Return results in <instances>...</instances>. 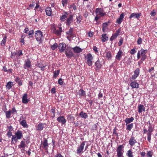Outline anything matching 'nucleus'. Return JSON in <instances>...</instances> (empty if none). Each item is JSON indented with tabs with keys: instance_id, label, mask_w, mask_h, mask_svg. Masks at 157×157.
<instances>
[{
	"instance_id": "f257e3e1",
	"label": "nucleus",
	"mask_w": 157,
	"mask_h": 157,
	"mask_svg": "<svg viewBox=\"0 0 157 157\" xmlns=\"http://www.w3.org/2000/svg\"><path fill=\"white\" fill-rule=\"evenodd\" d=\"M23 137V133L21 131L17 130L15 133V135L12 136L11 143L14 144L17 142L18 140H20Z\"/></svg>"
},
{
	"instance_id": "f03ea898",
	"label": "nucleus",
	"mask_w": 157,
	"mask_h": 157,
	"mask_svg": "<svg viewBox=\"0 0 157 157\" xmlns=\"http://www.w3.org/2000/svg\"><path fill=\"white\" fill-rule=\"evenodd\" d=\"M147 50L141 49L140 51H138L137 54V58L139 59L141 57V60H144L147 57L146 54L147 53Z\"/></svg>"
},
{
	"instance_id": "7ed1b4c3",
	"label": "nucleus",
	"mask_w": 157,
	"mask_h": 157,
	"mask_svg": "<svg viewBox=\"0 0 157 157\" xmlns=\"http://www.w3.org/2000/svg\"><path fill=\"white\" fill-rule=\"evenodd\" d=\"M35 37L36 41L39 44L42 42L44 39L43 33L40 30H37L35 31Z\"/></svg>"
},
{
	"instance_id": "20e7f679",
	"label": "nucleus",
	"mask_w": 157,
	"mask_h": 157,
	"mask_svg": "<svg viewBox=\"0 0 157 157\" xmlns=\"http://www.w3.org/2000/svg\"><path fill=\"white\" fill-rule=\"evenodd\" d=\"M86 63L89 66H91L93 64V57L91 53H88L85 56Z\"/></svg>"
},
{
	"instance_id": "39448f33",
	"label": "nucleus",
	"mask_w": 157,
	"mask_h": 157,
	"mask_svg": "<svg viewBox=\"0 0 157 157\" xmlns=\"http://www.w3.org/2000/svg\"><path fill=\"white\" fill-rule=\"evenodd\" d=\"M124 146L122 145H120L116 149L117 157H124L123 154L124 152Z\"/></svg>"
},
{
	"instance_id": "423d86ee",
	"label": "nucleus",
	"mask_w": 157,
	"mask_h": 157,
	"mask_svg": "<svg viewBox=\"0 0 157 157\" xmlns=\"http://www.w3.org/2000/svg\"><path fill=\"white\" fill-rule=\"evenodd\" d=\"M95 13L96 15H97L99 17H101L105 16L106 14V13L104 10L101 8H97L95 10Z\"/></svg>"
},
{
	"instance_id": "0eeeda50",
	"label": "nucleus",
	"mask_w": 157,
	"mask_h": 157,
	"mask_svg": "<svg viewBox=\"0 0 157 157\" xmlns=\"http://www.w3.org/2000/svg\"><path fill=\"white\" fill-rule=\"evenodd\" d=\"M72 48L70 47H67L65 50V54L66 56L69 58H71L74 56V53L71 50Z\"/></svg>"
},
{
	"instance_id": "6e6552de",
	"label": "nucleus",
	"mask_w": 157,
	"mask_h": 157,
	"mask_svg": "<svg viewBox=\"0 0 157 157\" xmlns=\"http://www.w3.org/2000/svg\"><path fill=\"white\" fill-rule=\"evenodd\" d=\"M85 143V141H83L78 147L76 151L77 154H81L82 153Z\"/></svg>"
},
{
	"instance_id": "1a4fd4ad",
	"label": "nucleus",
	"mask_w": 157,
	"mask_h": 157,
	"mask_svg": "<svg viewBox=\"0 0 157 157\" xmlns=\"http://www.w3.org/2000/svg\"><path fill=\"white\" fill-rule=\"evenodd\" d=\"M67 48L66 44L64 43H60L59 44L58 48L60 52H63L64 51H65Z\"/></svg>"
},
{
	"instance_id": "9d476101",
	"label": "nucleus",
	"mask_w": 157,
	"mask_h": 157,
	"mask_svg": "<svg viewBox=\"0 0 157 157\" xmlns=\"http://www.w3.org/2000/svg\"><path fill=\"white\" fill-rule=\"evenodd\" d=\"M48 146V140L46 139H44L43 141L41 143V147L45 150H47Z\"/></svg>"
},
{
	"instance_id": "9b49d317",
	"label": "nucleus",
	"mask_w": 157,
	"mask_h": 157,
	"mask_svg": "<svg viewBox=\"0 0 157 157\" xmlns=\"http://www.w3.org/2000/svg\"><path fill=\"white\" fill-rule=\"evenodd\" d=\"M29 100V99L28 98V94L26 93L24 94L22 97V103L25 104H26Z\"/></svg>"
},
{
	"instance_id": "f8f14e48",
	"label": "nucleus",
	"mask_w": 157,
	"mask_h": 157,
	"mask_svg": "<svg viewBox=\"0 0 157 157\" xmlns=\"http://www.w3.org/2000/svg\"><path fill=\"white\" fill-rule=\"evenodd\" d=\"M141 15L142 14L141 13H133L131 14L129 18L130 19H131L132 18L134 17L135 18L139 19Z\"/></svg>"
},
{
	"instance_id": "ddd939ff",
	"label": "nucleus",
	"mask_w": 157,
	"mask_h": 157,
	"mask_svg": "<svg viewBox=\"0 0 157 157\" xmlns=\"http://www.w3.org/2000/svg\"><path fill=\"white\" fill-rule=\"evenodd\" d=\"M137 143V141L133 136H131L129 140V144L131 147H132Z\"/></svg>"
},
{
	"instance_id": "4468645a",
	"label": "nucleus",
	"mask_w": 157,
	"mask_h": 157,
	"mask_svg": "<svg viewBox=\"0 0 157 157\" xmlns=\"http://www.w3.org/2000/svg\"><path fill=\"white\" fill-rule=\"evenodd\" d=\"M31 66V62L29 59H28L25 61L24 65V69H26L27 68H29Z\"/></svg>"
},
{
	"instance_id": "2eb2a0df",
	"label": "nucleus",
	"mask_w": 157,
	"mask_h": 157,
	"mask_svg": "<svg viewBox=\"0 0 157 157\" xmlns=\"http://www.w3.org/2000/svg\"><path fill=\"white\" fill-rule=\"evenodd\" d=\"M57 121L62 124H65L66 121L63 116H60L57 118Z\"/></svg>"
},
{
	"instance_id": "dca6fc26",
	"label": "nucleus",
	"mask_w": 157,
	"mask_h": 157,
	"mask_svg": "<svg viewBox=\"0 0 157 157\" xmlns=\"http://www.w3.org/2000/svg\"><path fill=\"white\" fill-rule=\"evenodd\" d=\"M123 55V53L121 49H120L116 56V59L119 61L121 60V58Z\"/></svg>"
},
{
	"instance_id": "f3484780",
	"label": "nucleus",
	"mask_w": 157,
	"mask_h": 157,
	"mask_svg": "<svg viewBox=\"0 0 157 157\" xmlns=\"http://www.w3.org/2000/svg\"><path fill=\"white\" fill-rule=\"evenodd\" d=\"M140 74V70L139 68L136 69L134 72V74L132 76V79L135 80L139 76Z\"/></svg>"
},
{
	"instance_id": "a211bd4d",
	"label": "nucleus",
	"mask_w": 157,
	"mask_h": 157,
	"mask_svg": "<svg viewBox=\"0 0 157 157\" xmlns=\"http://www.w3.org/2000/svg\"><path fill=\"white\" fill-rule=\"evenodd\" d=\"M124 14L123 13H122L120 15L119 18H118L116 21V23L118 24H120L121 23L124 17Z\"/></svg>"
},
{
	"instance_id": "6ab92c4d",
	"label": "nucleus",
	"mask_w": 157,
	"mask_h": 157,
	"mask_svg": "<svg viewBox=\"0 0 157 157\" xmlns=\"http://www.w3.org/2000/svg\"><path fill=\"white\" fill-rule=\"evenodd\" d=\"M73 52L75 53H79L82 52V49L80 48L79 47L76 46L75 47L72 48Z\"/></svg>"
},
{
	"instance_id": "aec40b11",
	"label": "nucleus",
	"mask_w": 157,
	"mask_h": 157,
	"mask_svg": "<svg viewBox=\"0 0 157 157\" xmlns=\"http://www.w3.org/2000/svg\"><path fill=\"white\" fill-rule=\"evenodd\" d=\"M46 126V124H45L40 123L38 124L37 129L38 131H41Z\"/></svg>"
},
{
	"instance_id": "412c9836",
	"label": "nucleus",
	"mask_w": 157,
	"mask_h": 157,
	"mask_svg": "<svg viewBox=\"0 0 157 157\" xmlns=\"http://www.w3.org/2000/svg\"><path fill=\"white\" fill-rule=\"evenodd\" d=\"M105 55L104 56L108 60L111 59L112 56L111 52L110 51L106 52H105Z\"/></svg>"
},
{
	"instance_id": "4be33fe9",
	"label": "nucleus",
	"mask_w": 157,
	"mask_h": 157,
	"mask_svg": "<svg viewBox=\"0 0 157 157\" xmlns=\"http://www.w3.org/2000/svg\"><path fill=\"white\" fill-rule=\"evenodd\" d=\"M69 14L66 12H64L63 13H62V16L60 17V20L61 21H63L67 17Z\"/></svg>"
},
{
	"instance_id": "5701e85b",
	"label": "nucleus",
	"mask_w": 157,
	"mask_h": 157,
	"mask_svg": "<svg viewBox=\"0 0 157 157\" xmlns=\"http://www.w3.org/2000/svg\"><path fill=\"white\" fill-rule=\"evenodd\" d=\"M130 86L132 88H139V84L136 81H132L130 83Z\"/></svg>"
},
{
	"instance_id": "b1692460",
	"label": "nucleus",
	"mask_w": 157,
	"mask_h": 157,
	"mask_svg": "<svg viewBox=\"0 0 157 157\" xmlns=\"http://www.w3.org/2000/svg\"><path fill=\"white\" fill-rule=\"evenodd\" d=\"M77 94L80 97H85L86 96L85 91L82 89H80L77 93Z\"/></svg>"
},
{
	"instance_id": "393cba45",
	"label": "nucleus",
	"mask_w": 157,
	"mask_h": 157,
	"mask_svg": "<svg viewBox=\"0 0 157 157\" xmlns=\"http://www.w3.org/2000/svg\"><path fill=\"white\" fill-rule=\"evenodd\" d=\"M62 31V29L61 27L59 28V29L58 30H56L55 28L53 29V31L54 33L55 34H57L58 35H59L61 34V32Z\"/></svg>"
},
{
	"instance_id": "a878e982",
	"label": "nucleus",
	"mask_w": 157,
	"mask_h": 157,
	"mask_svg": "<svg viewBox=\"0 0 157 157\" xmlns=\"http://www.w3.org/2000/svg\"><path fill=\"white\" fill-rule=\"evenodd\" d=\"M95 66L96 68V70H99L101 68V64L99 60H98L95 63Z\"/></svg>"
},
{
	"instance_id": "bb28decb",
	"label": "nucleus",
	"mask_w": 157,
	"mask_h": 157,
	"mask_svg": "<svg viewBox=\"0 0 157 157\" xmlns=\"http://www.w3.org/2000/svg\"><path fill=\"white\" fill-rule=\"evenodd\" d=\"M46 15L48 16H50L52 13V10L51 7H48L45 9Z\"/></svg>"
},
{
	"instance_id": "cd10ccee",
	"label": "nucleus",
	"mask_w": 157,
	"mask_h": 157,
	"mask_svg": "<svg viewBox=\"0 0 157 157\" xmlns=\"http://www.w3.org/2000/svg\"><path fill=\"white\" fill-rule=\"evenodd\" d=\"M73 16L72 15L69 16L67 20V24L69 25L73 21Z\"/></svg>"
},
{
	"instance_id": "c85d7f7f",
	"label": "nucleus",
	"mask_w": 157,
	"mask_h": 157,
	"mask_svg": "<svg viewBox=\"0 0 157 157\" xmlns=\"http://www.w3.org/2000/svg\"><path fill=\"white\" fill-rule=\"evenodd\" d=\"M138 112L139 113H141L142 111H144L145 110V107H144L143 105H139L138 106Z\"/></svg>"
},
{
	"instance_id": "c756f323",
	"label": "nucleus",
	"mask_w": 157,
	"mask_h": 157,
	"mask_svg": "<svg viewBox=\"0 0 157 157\" xmlns=\"http://www.w3.org/2000/svg\"><path fill=\"white\" fill-rule=\"evenodd\" d=\"M126 155L128 157H134L132 150L130 149L126 153Z\"/></svg>"
},
{
	"instance_id": "7c9ffc66",
	"label": "nucleus",
	"mask_w": 157,
	"mask_h": 157,
	"mask_svg": "<svg viewBox=\"0 0 157 157\" xmlns=\"http://www.w3.org/2000/svg\"><path fill=\"white\" fill-rule=\"evenodd\" d=\"M108 38L106 34H103L101 36V41L102 42H105L108 40Z\"/></svg>"
},
{
	"instance_id": "2f4dec72",
	"label": "nucleus",
	"mask_w": 157,
	"mask_h": 157,
	"mask_svg": "<svg viewBox=\"0 0 157 157\" xmlns=\"http://www.w3.org/2000/svg\"><path fill=\"white\" fill-rule=\"evenodd\" d=\"M80 117L82 118L86 119L88 117L87 114L86 113L81 111L79 114Z\"/></svg>"
},
{
	"instance_id": "473e14b6",
	"label": "nucleus",
	"mask_w": 157,
	"mask_h": 157,
	"mask_svg": "<svg viewBox=\"0 0 157 157\" xmlns=\"http://www.w3.org/2000/svg\"><path fill=\"white\" fill-rule=\"evenodd\" d=\"M20 124L24 128H28V125L27 124L25 120H23L20 121Z\"/></svg>"
},
{
	"instance_id": "72a5a7b5",
	"label": "nucleus",
	"mask_w": 157,
	"mask_h": 157,
	"mask_svg": "<svg viewBox=\"0 0 157 157\" xmlns=\"http://www.w3.org/2000/svg\"><path fill=\"white\" fill-rule=\"evenodd\" d=\"M134 120V118L133 117H131L130 118H126L124 121L127 125L128 124H129L132 122Z\"/></svg>"
},
{
	"instance_id": "f704fd0d",
	"label": "nucleus",
	"mask_w": 157,
	"mask_h": 157,
	"mask_svg": "<svg viewBox=\"0 0 157 157\" xmlns=\"http://www.w3.org/2000/svg\"><path fill=\"white\" fill-rule=\"evenodd\" d=\"M119 32H117L114 34L112 35L110 39V41H112L115 39L116 38L118 35Z\"/></svg>"
},
{
	"instance_id": "c9c22d12",
	"label": "nucleus",
	"mask_w": 157,
	"mask_h": 157,
	"mask_svg": "<svg viewBox=\"0 0 157 157\" xmlns=\"http://www.w3.org/2000/svg\"><path fill=\"white\" fill-rule=\"evenodd\" d=\"M108 24L106 23H103L102 24V30L103 32H105L108 29Z\"/></svg>"
},
{
	"instance_id": "e433bc0d",
	"label": "nucleus",
	"mask_w": 157,
	"mask_h": 157,
	"mask_svg": "<svg viewBox=\"0 0 157 157\" xmlns=\"http://www.w3.org/2000/svg\"><path fill=\"white\" fill-rule=\"evenodd\" d=\"M13 82H9L7 83L6 85V87L7 89L10 90L11 88H12L13 86Z\"/></svg>"
},
{
	"instance_id": "4c0bfd02",
	"label": "nucleus",
	"mask_w": 157,
	"mask_h": 157,
	"mask_svg": "<svg viewBox=\"0 0 157 157\" xmlns=\"http://www.w3.org/2000/svg\"><path fill=\"white\" fill-rule=\"evenodd\" d=\"M55 109H52L51 110V116L52 118H53L55 117Z\"/></svg>"
},
{
	"instance_id": "58836bf2",
	"label": "nucleus",
	"mask_w": 157,
	"mask_h": 157,
	"mask_svg": "<svg viewBox=\"0 0 157 157\" xmlns=\"http://www.w3.org/2000/svg\"><path fill=\"white\" fill-rule=\"evenodd\" d=\"M152 132H148L147 134V139L148 141L150 143L151 140V136L152 135Z\"/></svg>"
},
{
	"instance_id": "ea45409f",
	"label": "nucleus",
	"mask_w": 157,
	"mask_h": 157,
	"mask_svg": "<svg viewBox=\"0 0 157 157\" xmlns=\"http://www.w3.org/2000/svg\"><path fill=\"white\" fill-rule=\"evenodd\" d=\"M149 126L148 129V132H152L153 130V128L152 127L150 121L149 123Z\"/></svg>"
},
{
	"instance_id": "a19ab883",
	"label": "nucleus",
	"mask_w": 157,
	"mask_h": 157,
	"mask_svg": "<svg viewBox=\"0 0 157 157\" xmlns=\"http://www.w3.org/2000/svg\"><path fill=\"white\" fill-rule=\"evenodd\" d=\"M25 142L24 141H21L20 143V145L19 146L20 148H25Z\"/></svg>"
},
{
	"instance_id": "79ce46f5",
	"label": "nucleus",
	"mask_w": 157,
	"mask_h": 157,
	"mask_svg": "<svg viewBox=\"0 0 157 157\" xmlns=\"http://www.w3.org/2000/svg\"><path fill=\"white\" fill-rule=\"evenodd\" d=\"M11 111H6V117L7 118H9L11 115Z\"/></svg>"
},
{
	"instance_id": "37998d69",
	"label": "nucleus",
	"mask_w": 157,
	"mask_h": 157,
	"mask_svg": "<svg viewBox=\"0 0 157 157\" xmlns=\"http://www.w3.org/2000/svg\"><path fill=\"white\" fill-rule=\"evenodd\" d=\"M60 70H58L56 71H55L54 72V75L53 76V77L56 78L59 75V74L60 72Z\"/></svg>"
},
{
	"instance_id": "c03bdc74",
	"label": "nucleus",
	"mask_w": 157,
	"mask_h": 157,
	"mask_svg": "<svg viewBox=\"0 0 157 157\" xmlns=\"http://www.w3.org/2000/svg\"><path fill=\"white\" fill-rule=\"evenodd\" d=\"M6 38L7 37L6 36H5L1 42V45L4 46L5 45L6 42Z\"/></svg>"
},
{
	"instance_id": "a18cd8bd",
	"label": "nucleus",
	"mask_w": 157,
	"mask_h": 157,
	"mask_svg": "<svg viewBox=\"0 0 157 157\" xmlns=\"http://www.w3.org/2000/svg\"><path fill=\"white\" fill-rule=\"evenodd\" d=\"M34 34V31L33 30H30L29 32L28 35L29 36V38L32 37Z\"/></svg>"
},
{
	"instance_id": "49530a36",
	"label": "nucleus",
	"mask_w": 157,
	"mask_h": 157,
	"mask_svg": "<svg viewBox=\"0 0 157 157\" xmlns=\"http://www.w3.org/2000/svg\"><path fill=\"white\" fill-rule=\"evenodd\" d=\"M133 126V123H131L130 124L127 125L126 129L129 131L130 130Z\"/></svg>"
},
{
	"instance_id": "de8ad7c7",
	"label": "nucleus",
	"mask_w": 157,
	"mask_h": 157,
	"mask_svg": "<svg viewBox=\"0 0 157 157\" xmlns=\"http://www.w3.org/2000/svg\"><path fill=\"white\" fill-rule=\"evenodd\" d=\"M136 52V48H134L132 49L130 52V53L132 55H134Z\"/></svg>"
},
{
	"instance_id": "09e8293b",
	"label": "nucleus",
	"mask_w": 157,
	"mask_h": 157,
	"mask_svg": "<svg viewBox=\"0 0 157 157\" xmlns=\"http://www.w3.org/2000/svg\"><path fill=\"white\" fill-rule=\"evenodd\" d=\"M58 46L57 44L55 43L53 45L51 46V48L52 50H54L57 48Z\"/></svg>"
},
{
	"instance_id": "8fccbe9b",
	"label": "nucleus",
	"mask_w": 157,
	"mask_h": 157,
	"mask_svg": "<svg viewBox=\"0 0 157 157\" xmlns=\"http://www.w3.org/2000/svg\"><path fill=\"white\" fill-rule=\"evenodd\" d=\"M67 33L70 36L73 35V30L72 29H70L67 32Z\"/></svg>"
},
{
	"instance_id": "3c124183",
	"label": "nucleus",
	"mask_w": 157,
	"mask_h": 157,
	"mask_svg": "<svg viewBox=\"0 0 157 157\" xmlns=\"http://www.w3.org/2000/svg\"><path fill=\"white\" fill-rule=\"evenodd\" d=\"M69 8L71 9H72L74 10H75L76 9V7L75 4L70 5L69 6Z\"/></svg>"
},
{
	"instance_id": "603ef678",
	"label": "nucleus",
	"mask_w": 157,
	"mask_h": 157,
	"mask_svg": "<svg viewBox=\"0 0 157 157\" xmlns=\"http://www.w3.org/2000/svg\"><path fill=\"white\" fill-rule=\"evenodd\" d=\"M16 53V56H20L22 55V51L21 50H19V51H17Z\"/></svg>"
},
{
	"instance_id": "864d4df0",
	"label": "nucleus",
	"mask_w": 157,
	"mask_h": 157,
	"mask_svg": "<svg viewBox=\"0 0 157 157\" xmlns=\"http://www.w3.org/2000/svg\"><path fill=\"white\" fill-rule=\"evenodd\" d=\"M68 0H62V3L63 7H65L67 6Z\"/></svg>"
},
{
	"instance_id": "5fc2aeb1",
	"label": "nucleus",
	"mask_w": 157,
	"mask_h": 157,
	"mask_svg": "<svg viewBox=\"0 0 157 157\" xmlns=\"http://www.w3.org/2000/svg\"><path fill=\"white\" fill-rule=\"evenodd\" d=\"M153 155V152L151 151H147V156L148 157H152Z\"/></svg>"
},
{
	"instance_id": "6e6d98bb",
	"label": "nucleus",
	"mask_w": 157,
	"mask_h": 157,
	"mask_svg": "<svg viewBox=\"0 0 157 157\" xmlns=\"http://www.w3.org/2000/svg\"><path fill=\"white\" fill-rule=\"evenodd\" d=\"M142 39L141 38L139 37L137 41V43L138 44H140L142 43Z\"/></svg>"
},
{
	"instance_id": "4d7b16f0",
	"label": "nucleus",
	"mask_w": 157,
	"mask_h": 157,
	"mask_svg": "<svg viewBox=\"0 0 157 157\" xmlns=\"http://www.w3.org/2000/svg\"><path fill=\"white\" fill-rule=\"evenodd\" d=\"M93 50L94 51L95 53H97L98 52V48L96 46H95L93 47Z\"/></svg>"
},
{
	"instance_id": "13d9d810",
	"label": "nucleus",
	"mask_w": 157,
	"mask_h": 157,
	"mask_svg": "<svg viewBox=\"0 0 157 157\" xmlns=\"http://www.w3.org/2000/svg\"><path fill=\"white\" fill-rule=\"evenodd\" d=\"M16 56V52H12L11 55L10 57L12 58H13L15 57V56Z\"/></svg>"
},
{
	"instance_id": "bf43d9fd",
	"label": "nucleus",
	"mask_w": 157,
	"mask_h": 157,
	"mask_svg": "<svg viewBox=\"0 0 157 157\" xmlns=\"http://www.w3.org/2000/svg\"><path fill=\"white\" fill-rule=\"evenodd\" d=\"M82 17L80 16L79 17H76V22L77 23H80V19H81Z\"/></svg>"
},
{
	"instance_id": "052dcab7",
	"label": "nucleus",
	"mask_w": 157,
	"mask_h": 157,
	"mask_svg": "<svg viewBox=\"0 0 157 157\" xmlns=\"http://www.w3.org/2000/svg\"><path fill=\"white\" fill-rule=\"evenodd\" d=\"M58 82L59 84L62 85L63 83V81L61 78H59L58 79Z\"/></svg>"
},
{
	"instance_id": "680f3d73",
	"label": "nucleus",
	"mask_w": 157,
	"mask_h": 157,
	"mask_svg": "<svg viewBox=\"0 0 157 157\" xmlns=\"http://www.w3.org/2000/svg\"><path fill=\"white\" fill-rule=\"evenodd\" d=\"M67 119H74V117L71 115H68L67 117Z\"/></svg>"
},
{
	"instance_id": "e2e57ef3",
	"label": "nucleus",
	"mask_w": 157,
	"mask_h": 157,
	"mask_svg": "<svg viewBox=\"0 0 157 157\" xmlns=\"http://www.w3.org/2000/svg\"><path fill=\"white\" fill-rule=\"evenodd\" d=\"M55 157H64L61 154L57 153L55 155Z\"/></svg>"
},
{
	"instance_id": "0e129e2a",
	"label": "nucleus",
	"mask_w": 157,
	"mask_h": 157,
	"mask_svg": "<svg viewBox=\"0 0 157 157\" xmlns=\"http://www.w3.org/2000/svg\"><path fill=\"white\" fill-rule=\"evenodd\" d=\"M93 32H90L88 33V36L90 37H91L93 36Z\"/></svg>"
},
{
	"instance_id": "69168bd1",
	"label": "nucleus",
	"mask_w": 157,
	"mask_h": 157,
	"mask_svg": "<svg viewBox=\"0 0 157 157\" xmlns=\"http://www.w3.org/2000/svg\"><path fill=\"white\" fill-rule=\"evenodd\" d=\"M7 135L9 137H10L11 136H12L13 135H12V132L10 131L8 132Z\"/></svg>"
},
{
	"instance_id": "338daca9",
	"label": "nucleus",
	"mask_w": 157,
	"mask_h": 157,
	"mask_svg": "<svg viewBox=\"0 0 157 157\" xmlns=\"http://www.w3.org/2000/svg\"><path fill=\"white\" fill-rule=\"evenodd\" d=\"M123 42V40L122 39H120L118 42V45L119 46H121Z\"/></svg>"
},
{
	"instance_id": "774afa93",
	"label": "nucleus",
	"mask_w": 157,
	"mask_h": 157,
	"mask_svg": "<svg viewBox=\"0 0 157 157\" xmlns=\"http://www.w3.org/2000/svg\"><path fill=\"white\" fill-rule=\"evenodd\" d=\"M51 92L52 94H54L56 93V89L55 88H53L51 89Z\"/></svg>"
}]
</instances>
